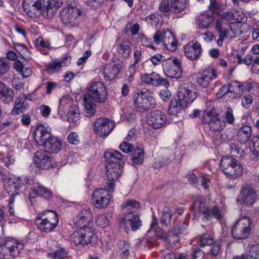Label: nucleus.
I'll return each mask as SVG.
<instances>
[{
	"mask_svg": "<svg viewBox=\"0 0 259 259\" xmlns=\"http://www.w3.org/2000/svg\"><path fill=\"white\" fill-rule=\"evenodd\" d=\"M58 222V213L55 211L45 210L37 216L35 225L41 232L49 233L57 227Z\"/></svg>",
	"mask_w": 259,
	"mask_h": 259,
	"instance_id": "nucleus-1",
	"label": "nucleus"
},
{
	"mask_svg": "<svg viewBox=\"0 0 259 259\" xmlns=\"http://www.w3.org/2000/svg\"><path fill=\"white\" fill-rule=\"evenodd\" d=\"M251 221L249 217L243 216L236 220L232 226L231 234L236 239L247 238L251 232Z\"/></svg>",
	"mask_w": 259,
	"mask_h": 259,
	"instance_id": "nucleus-2",
	"label": "nucleus"
},
{
	"mask_svg": "<svg viewBox=\"0 0 259 259\" xmlns=\"http://www.w3.org/2000/svg\"><path fill=\"white\" fill-rule=\"evenodd\" d=\"M220 167L226 175L234 179L240 177L243 170L241 164L237 160L229 156H224L222 158Z\"/></svg>",
	"mask_w": 259,
	"mask_h": 259,
	"instance_id": "nucleus-3",
	"label": "nucleus"
},
{
	"mask_svg": "<svg viewBox=\"0 0 259 259\" xmlns=\"http://www.w3.org/2000/svg\"><path fill=\"white\" fill-rule=\"evenodd\" d=\"M24 248L23 244L13 238H8L0 246V258L11 259L17 256Z\"/></svg>",
	"mask_w": 259,
	"mask_h": 259,
	"instance_id": "nucleus-4",
	"label": "nucleus"
},
{
	"mask_svg": "<svg viewBox=\"0 0 259 259\" xmlns=\"http://www.w3.org/2000/svg\"><path fill=\"white\" fill-rule=\"evenodd\" d=\"M61 4L57 0H48L44 3L42 7L41 0H39L35 1L32 7L36 10L37 17L41 14L45 18L50 19L53 17Z\"/></svg>",
	"mask_w": 259,
	"mask_h": 259,
	"instance_id": "nucleus-5",
	"label": "nucleus"
},
{
	"mask_svg": "<svg viewBox=\"0 0 259 259\" xmlns=\"http://www.w3.org/2000/svg\"><path fill=\"white\" fill-rule=\"evenodd\" d=\"M192 209L194 214L196 215L197 212L201 213L205 215L202 218L203 221L210 220L212 218H215L218 220H221L223 214L220 210L215 206L208 209L205 203L201 199H197L194 201L192 205Z\"/></svg>",
	"mask_w": 259,
	"mask_h": 259,
	"instance_id": "nucleus-6",
	"label": "nucleus"
},
{
	"mask_svg": "<svg viewBox=\"0 0 259 259\" xmlns=\"http://www.w3.org/2000/svg\"><path fill=\"white\" fill-rule=\"evenodd\" d=\"M134 106L140 112H145L154 107L155 99L147 92H138L133 97Z\"/></svg>",
	"mask_w": 259,
	"mask_h": 259,
	"instance_id": "nucleus-7",
	"label": "nucleus"
},
{
	"mask_svg": "<svg viewBox=\"0 0 259 259\" xmlns=\"http://www.w3.org/2000/svg\"><path fill=\"white\" fill-rule=\"evenodd\" d=\"M71 240L76 245L94 244L97 240V236L89 228L75 231L71 235Z\"/></svg>",
	"mask_w": 259,
	"mask_h": 259,
	"instance_id": "nucleus-8",
	"label": "nucleus"
},
{
	"mask_svg": "<svg viewBox=\"0 0 259 259\" xmlns=\"http://www.w3.org/2000/svg\"><path fill=\"white\" fill-rule=\"evenodd\" d=\"M83 12L76 7H67L61 11V19L63 23L68 27L74 26L78 23V17Z\"/></svg>",
	"mask_w": 259,
	"mask_h": 259,
	"instance_id": "nucleus-9",
	"label": "nucleus"
},
{
	"mask_svg": "<svg viewBox=\"0 0 259 259\" xmlns=\"http://www.w3.org/2000/svg\"><path fill=\"white\" fill-rule=\"evenodd\" d=\"M162 69L164 74L170 78H179L182 75V69L179 61L174 57L162 62Z\"/></svg>",
	"mask_w": 259,
	"mask_h": 259,
	"instance_id": "nucleus-10",
	"label": "nucleus"
},
{
	"mask_svg": "<svg viewBox=\"0 0 259 259\" xmlns=\"http://www.w3.org/2000/svg\"><path fill=\"white\" fill-rule=\"evenodd\" d=\"M93 218L91 208L88 206L84 205L73 218L72 223L76 227L80 229L86 228L92 222Z\"/></svg>",
	"mask_w": 259,
	"mask_h": 259,
	"instance_id": "nucleus-11",
	"label": "nucleus"
},
{
	"mask_svg": "<svg viewBox=\"0 0 259 259\" xmlns=\"http://www.w3.org/2000/svg\"><path fill=\"white\" fill-rule=\"evenodd\" d=\"M91 100L98 103H103L106 101L107 92L105 85L100 81H96L91 84L89 88L88 94Z\"/></svg>",
	"mask_w": 259,
	"mask_h": 259,
	"instance_id": "nucleus-12",
	"label": "nucleus"
},
{
	"mask_svg": "<svg viewBox=\"0 0 259 259\" xmlns=\"http://www.w3.org/2000/svg\"><path fill=\"white\" fill-rule=\"evenodd\" d=\"M115 127V123L106 118H98L94 123L93 131L99 137L108 136Z\"/></svg>",
	"mask_w": 259,
	"mask_h": 259,
	"instance_id": "nucleus-13",
	"label": "nucleus"
},
{
	"mask_svg": "<svg viewBox=\"0 0 259 259\" xmlns=\"http://www.w3.org/2000/svg\"><path fill=\"white\" fill-rule=\"evenodd\" d=\"M178 98L184 105L192 103L197 98L195 88L192 84L181 87L178 92Z\"/></svg>",
	"mask_w": 259,
	"mask_h": 259,
	"instance_id": "nucleus-14",
	"label": "nucleus"
},
{
	"mask_svg": "<svg viewBox=\"0 0 259 259\" xmlns=\"http://www.w3.org/2000/svg\"><path fill=\"white\" fill-rule=\"evenodd\" d=\"M108 187L107 190L101 188L96 189L92 195L94 205L98 208L106 207L109 203V192Z\"/></svg>",
	"mask_w": 259,
	"mask_h": 259,
	"instance_id": "nucleus-15",
	"label": "nucleus"
},
{
	"mask_svg": "<svg viewBox=\"0 0 259 259\" xmlns=\"http://www.w3.org/2000/svg\"><path fill=\"white\" fill-rule=\"evenodd\" d=\"M203 122L207 123L209 129L213 132H220L226 126V122L221 121L218 114H214L212 111L204 114Z\"/></svg>",
	"mask_w": 259,
	"mask_h": 259,
	"instance_id": "nucleus-16",
	"label": "nucleus"
},
{
	"mask_svg": "<svg viewBox=\"0 0 259 259\" xmlns=\"http://www.w3.org/2000/svg\"><path fill=\"white\" fill-rule=\"evenodd\" d=\"M33 161L36 166L40 169H49L53 166L51 156L46 150H40L35 152Z\"/></svg>",
	"mask_w": 259,
	"mask_h": 259,
	"instance_id": "nucleus-17",
	"label": "nucleus"
},
{
	"mask_svg": "<svg viewBox=\"0 0 259 259\" xmlns=\"http://www.w3.org/2000/svg\"><path fill=\"white\" fill-rule=\"evenodd\" d=\"M167 118L165 114L160 110H154L150 112L147 122L153 128L159 129L164 127Z\"/></svg>",
	"mask_w": 259,
	"mask_h": 259,
	"instance_id": "nucleus-18",
	"label": "nucleus"
},
{
	"mask_svg": "<svg viewBox=\"0 0 259 259\" xmlns=\"http://www.w3.org/2000/svg\"><path fill=\"white\" fill-rule=\"evenodd\" d=\"M107 177L108 180L110 182L108 183L107 187L109 190H113L114 189L113 182L117 180L122 172L121 164L114 165V164H107Z\"/></svg>",
	"mask_w": 259,
	"mask_h": 259,
	"instance_id": "nucleus-19",
	"label": "nucleus"
},
{
	"mask_svg": "<svg viewBox=\"0 0 259 259\" xmlns=\"http://www.w3.org/2000/svg\"><path fill=\"white\" fill-rule=\"evenodd\" d=\"M218 76V74L214 68H208L198 73L197 81L203 88H206Z\"/></svg>",
	"mask_w": 259,
	"mask_h": 259,
	"instance_id": "nucleus-20",
	"label": "nucleus"
},
{
	"mask_svg": "<svg viewBox=\"0 0 259 259\" xmlns=\"http://www.w3.org/2000/svg\"><path fill=\"white\" fill-rule=\"evenodd\" d=\"M52 137L51 128L48 126L40 124L35 130L34 138L36 143L40 146H43Z\"/></svg>",
	"mask_w": 259,
	"mask_h": 259,
	"instance_id": "nucleus-21",
	"label": "nucleus"
},
{
	"mask_svg": "<svg viewBox=\"0 0 259 259\" xmlns=\"http://www.w3.org/2000/svg\"><path fill=\"white\" fill-rule=\"evenodd\" d=\"M77 106L74 104L70 97L65 96L62 97L59 102L58 113L59 117L61 119L66 118L67 113H69L74 107Z\"/></svg>",
	"mask_w": 259,
	"mask_h": 259,
	"instance_id": "nucleus-22",
	"label": "nucleus"
},
{
	"mask_svg": "<svg viewBox=\"0 0 259 259\" xmlns=\"http://www.w3.org/2000/svg\"><path fill=\"white\" fill-rule=\"evenodd\" d=\"M121 227L127 232L131 228L133 231H136L142 226V222L137 214H127L120 223Z\"/></svg>",
	"mask_w": 259,
	"mask_h": 259,
	"instance_id": "nucleus-23",
	"label": "nucleus"
},
{
	"mask_svg": "<svg viewBox=\"0 0 259 259\" xmlns=\"http://www.w3.org/2000/svg\"><path fill=\"white\" fill-rule=\"evenodd\" d=\"M141 79L144 83L150 84L154 86L162 85L164 87L167 88L169 85L167 80L160 77L159 74L155 72L143 74L141 76Z\"/></svg>",
	"mask_w": 259,
	"mask_h": 259,
	"instance_id": "nucleus-24",
	"label": "nucleus"
},
{
	"mask_svg": "<svg viewBox=\"0 0 259 259\" xmlns=\"http://www.w3.org/2000/svg\"><path fill=\"white\" fill-rule=\"evenodd\" d=\"M31 189L32 191L29 193L30 200L31 203H32L31 198H34L36 196H40L48 199H51L52 197L51 190L39 182H33Z\"/></svg>",
	"mask_w": 259,
	"mask_h": 259,
	"instance_id": "nucleus-25",
	"label": "nucleus"
},
{
	"mask_svg": "<svg viewBox=\"0 0 259 259\" xmlns=\"http://www.w3.org/2000/svg\"><path fill=\"white\" fill-rule=\"evenodd\" d=\"M186 57L190 60H194L198 58L202 53L200 44L197 41H190L184 48Z\"/></svg>",
	"mask_w": 259,
	"mask_h": 259,
	"instance_id": "nucleus-26",
	"label": "nucleus"
},
{
	"mask_svg": "<svg viewBox=\"0 0 259 259\" xmlns=\"http://www.w3.org/2000/svg\"><path fill=\"white\" fill-rule=\"evenodd\" d=\"M26 179L23 178V180L20 178L17 179H10L7 184L5 185V189L8 193H12V195L18 194V191L22 187L25 186Z\"/></svg>",
	"mask_w": 259,
	"mask_h": 259,
	"instance_id": "nucleus-27",
	"label": "nucleus"
},
{
	"mask_svg": "<svg viewBox=\"0 0 259 259\" xmlns=\"http://www.w3.org/2000/svg\"><path fill=\"white\" fill-rule=\"evenodd\" d=\"M71 57L65 56L61 61H55L50 62L46 66V70L49 73H54L59 71L62 67L67 66L71 63Z\"/></svg>",
	"mask_w": 259,
	"mask_h": 259,
	"instance_id": "nucleus-28",
	"label": "nucleus"
},
{
	"mask_svg": "<svg viewBox=\"0 0 259 259\" xmlns=\"http://www.w3.org/2000/svg\"><path fill=\"white\" fill-rule=\"evenodd\" d=\"M242 199L247 205H252L256 197V195L254 189L249 185H245L241 189Z\"/></svg>",
	"mask_w": 259,
	"mask_h": 259,
	"instance_id": "nucleus-29",
	"label": "nucleus"
},
{
	"mask_svg": "<svg viewBox=\"0 0 259 259\" xmlns=\"http://www.w3.org/2000/svg\"><path fill=\"white\" fill-rule=\"evenodd\" d=\"M48 153H57L62 149V141L53 136L43 146Z\"/></svg>",
	"mask_w": 259,
	"mask_h": 259,
	"instance_id": "nucleus-30",
	"label": "nucleus"
},
{
	"mask_svg": "<svg viewBox=\"0 0 259 259\" xmlns=\"http://www.w3.org/2000/svg\"><path fill=\"white\" fill-rule=\"evenodd\" d=\"M107 164H121L124 156L119 152L112 149L106 151L104 154Z\"/></svg>",
	"mask_w": 259,
	"mask_h": 259,
	"instance_id": "nucleus-31",
	"label": "nucleus"
},
{
	"mask_svg": "<svg viewBox=\"0 0 259 259\" xmlns=\"http://www.w3.org/2000/svg\"><path fill=\"white\" fill-rule=\"evenodd\" d=\"M120 70L119 65H106L103 71L104 79L108 81L114 79L118 75Z\"/></svg>",
	"mask_w": 259,
	"mask_h": 259,
	"instance_id": "nucleus-32",
	"label": "nucleus"
},
{
	"mask_svg": "<svg viewBox=\"0 0 259 259\" xmlns=\"http://www.w3.org/2000/svg\"><path fill=\"white\" fill-rule=\"evenodd\" d=\"M13 97V90L4 83L0 82V100L7 104H9L12 102Z\"/></svg>",
	"mask_w": 259,
	"mask_h": 259,
	"instance_id": "nucleus-33",
	"label": "nucleus"
},
{
	"mask_svg": "<svg viewBox=\"0 0 259 259\" xmlns=\"http://www.w3.org/2000/svg\"><path fill=\"white\" fill-rule=\"evenodd\" d=\"M252 133L251 126L248 125L243 126L239 128L237 132V138L241 143H246L250 138Z\"/></svg>",
	"mask_w": 259,
	"mask_h": 259,
	"instance_id": "nucleus-34",
	"label": "nucleus"
},
{
	"mask_svg": "<svg viewBox=\"0 0 259 259\" xmlns=\"http://www.w3.org/2000/svg\"><path fill=\"white\" fill-rule=\"evenodd\" d=\"M83 100L84 105V112L85 115L88 117L94 116L96 111L95 103L90 99L89 96H84Z\"/></svg>",
	"mask_w": 259,
	"mask_h": 259,
	"instance_id": "nucleus-35",
	"label": "nucleus"
},
{
	"mask_svg": "<svg viewBox=\"0 0 259 259\" xmlns=\"http://www.w3.org/2000/svg\"><path fill=\"white\" fill-rule=\"evenodd\" d=\"M213 17L207 13H203L199 15L196 20V24L200 29H205L209 27L213 21Z\"/></svg>",
	"mask_w": 259,
	"mask_h": 259,
	"instance_id": "nucleus-36",
	"label": "nucleus"
},
{
	"mask_svg": "<svg viewBox=\"0 0 259 259\" xmlns=\"http://www.w3.org/2000/svg\"><path fill=\"white\" fill-rule=\"evenodd\" d=\"M62 119L67 120L70 123L74 125L78 124L80 121V114L78 107H74V108L67 113L66 118Z\"/></svg>",
	"mask_w": 259,
	"mask_h": 259,
	"instance_id": "nucleus-37",
	"label": "nucleus"
},
{
	"mask_svg": "<svg viewBox=\"0 0 259 259\" xmlns=\"http://www.w3.org/2000/svg\"><path fill=\"white\" fill-rule=\"evenodd\" d=\"M14 68L19 72L23 77H28L32 74L31 68L28 65L23 64L20 61H17L14 63Z\"/></svg>",
	"mask_w": 259,
	"mask_h": 259,
	"instance_id": "nucleus-38",
	"label": "nucleus"
},
{
	"mask_svg": "<svg viewBox=\"0 0 259 259\" xmlns=\"http://www.w3.org/2000/svg\"><path fill=\"white\" fill-rule=\"evenodd\" d=\"M229 93L233 94V97H240L243 92V85L237 81H232L229 83Z\"/></svg>",
	"mask_w": 259,
	"mask_h": 259,
	"instance_id": "nucleus-39",
	"label": "nucleus"
},
{
	"mask_svg": "<svg viewBox=\"0 0 259 259\" xmlns=\"http://www.w3.org/2000/svg\"><path fill=\"white\" fill-rule=\"evenodd\" d=\"M123 208H127V213L136 214L137 210L140 207V203L134 200H128L122 204Z\"/></svg>",
	"mask_w": 259,
	"mask_h": 259,
	"instance_id": "nucleus-40",
	"label": "nucleus"
},
{
	"mask_svg": "<svg viewBox=\"0 0 259 259\" xmlns=\"http://www.w3.org/2000/svg\"><path fill=\"white\" fill-rule=\"evenodd\" d=\"M187 106L179 100H175L170 102L168 112L170 115H175L180 112L183 108Z\"/></svg>",
	"mask_w": 259,
	"mask_h": 259,
	"instance_id": "nucleus-41",
	"label": "nucleus"
},
{
	"mask_svg": "<svg viewBox=\"0 0 259 259\" xmlns=\"http://www.w3.org/2000/svg\"><path fill=\"white\" fill-rule=\"evenodd\" d=\"M171 11L175 13H179L185 9L187 6L186 0H171Z\"/></svg>",
	"mask_w": 259,
	"mask_h": 259,
	"instance_id": "nucleus-42",
	"label": "nucleus"
},
{
	"mask_svg": "<svg viewBox=\"0 0 259 259\" xmlns=\"http://www.w3.org/2000/svg\"><path fill=\"white\" fill-rule=\"evenodd\" d=\"M26 99L25 94L22 93L20 94L15 101L14 108L12 110L14 114L18 115L22 112V108L25 101Z\"/></svg>",
	"mask_w": 259,
	"mask_h": 259,
	"instance_id": "nucleus-43",
	"label": "nucleus"
},
{
	"mask_svg": "<svg viewBox=\"0 0 259 259\" xmlns=\"http://www.w3.org/2000/svg\"><path fill=\"white\" fill-rule=\"evenodd\" d=\"M131 48L126 42H121L116 46V51L118 55L123 58H127L131 53Z\"/></svg>",
	"mask_w": 259,
	"mask_h": 259,
	"instance_id": "nucleus-44",
	"label": "nucleus"
},
{
	"mask_svg": "<svg viewBox=\"0 0 259 259\" xmlns=\"http://www.w3.org/2000/svg\"><path fill=\"white\" fill-rule=\"evenodd\" d=\"M246 253L247 259H259V245H249Z\"/></svg>",
	"mask_w": 259,
	"mask_h": 259,
	"instance_id": "nucleus-45",
	"label": "nucleus"
},
{
	"mask_svg": "<svg viewBox=\"0 0 259 259\" xmlns=\"http://www.w3.org/2000/svg\"><path fill=\"white\" fill-rule=\"evenodd\" d=\"M168 40L164 39V45L166 48L170 51H175L177 47V42L171 32H167Z\"/></svg>",
	"mask_w": 259,
	"mask_h": 259,
	"instance_id": "nucleus-46",
	"label": "nucleus"
},
{
	"mask_svg": "<svg viewBox=\"0 0 259 259\" xmlns=\"http://www.w3.org/2000/svg\"><path fill=\"white\" fill-rule=\"evenodd\" d=\"M144 152L141 148L135 149L132 154V160L135 164H141L144 159Z\"/></svg>",
	"mask_w": 259,
	"mask_h": 259,
	"instance_id": "nucleus-47",
	"label": "nucleus"
},
{
	"mask_svg": "<svg viewBox=\"0 0 259 259\" xmlns=\"http://www.w3.org/2000/svg\"><path fill=\"white\" fill-rule=\"evenodd\" d=\"M167 32H171L166 29L161 31H157L153 36V39L156 44H159L161 42L164 44V39L168 40V35L166 34Z\"/></svg>",
	"mask_w": 259,
	"mask_h": 259,
	"instance_id": "nucleus-48",
	"label": "nucleus"
},
{
	"mask_svg": "<svg viewBox=\"0 0 259 259\" xmlns=\"http://www.w3.org/2000/svg\"><path fill=\"white\" fill-rule=\"evenodd\" d=\"M243 51L237 53L236 55V58L238 64H243L246 65H250L252 62V56L251 54L247 55L245 57H242Z\"/></svg>",
	"mask_w": 259,
	"mask_h": 259,
	"instance_id": "nucleus-49",
	"label": "nucleus"
},
{
	"mask_svg": "<svg viewBox=\"0 0 259 259\" xmlns=\"http://www.w3.org/2000/svg\"><path fill=\"white\" fill-rule=\"evenodd\" d=\"M97 225L101 227L104 228L109 225L110 219L105 213L98 214L95 218Z\"/></svg>",
	"mask_w": 259,
	"mask_h": 259,
	"instance_id": "nucleus-50",
	"label": "nucleus"
},
{
	"mask_svg": "<svg viewBox=\"0 0 259 259\" xmlns=\"http://www.w3.org/2000/svg\"><path fill=\"white\" fill-rule=\"evenodd\" d=\"M159 11L162 13L165 16H169L171 13V8L169 7V3L168 0H163L158 7Z\"/></svg>",
	"mask_w": 259,
	"mask_h": 259,
	"instance_id": "nucleus-51",
	"label": "nucleus"
},
{
	"mask_svg": "<svg viewBox=\"0 0 259 259\" xmlns=\"http://www.w3.org/2000/svg\"><path fill=\"white\" fill-rule=\"evenodd\" d=\"M138 67V65L134 63L131 64L128 70L125 73V76L127 81L129 82H132L134 79V76L136 72V70Z\"/></svg>",
	"mask_w": 259,
	"mask_h": 259,
	"instance_id": "nucleus-52",
	"label": "nucleus"
},
{
	"mask_svg": "<svg viewBox=\"0 0 259 259\" xmlns=\"http://www.w3.org/2000/svg\"><path fill=\"white\" fill-rule=\"evenodd\" d=\"M198 242L201 247H204L206 245H211L214 241L209 235L204 234L199 238Z\"/></svg>",
	"mask_w": 259,
	"mask_h": 259,
	"instance_id": "nucleus-53",
	"label": "nucleus"
},
{
	"mask_svg": "<svg viewBox=\"0 0 259 259\" xmlns=\"http://www.w3.org/2000/svg\"><path fill=\"white\" fill-rule=\"evenodd\" d=\"M10 68V61L6 58H0V75L6 74Z\"/></svg>",
	"mask_w": 259,
	"mask_h": 259,
	"instance_id": "nucleus-54",
	"label": "nucleus"
},
{
	"mask_svg": "<svg viewBox=\"0 0 259 259\" xmlns=\"http://www.w3.org/2000/svg\"><path fill=\"white\" fill-rule=\"evenodd\" d=\"M229 28L232 33L233 37L234 35H240L242 33L240 29V23L239 22L229 23Z\"/></svg>",
	"mask_w": 259,
	"mask_h": 259,
	"instance_id": "nucleus-55",
	"label": "nucleus"
},
{
	"mask_svg": "<svg viewBox=\"0 0 259 259\" xmlns=\"http://www.w3.org/2000/svg\"><path fill=\"white\" fill-rule=\"evenodd\" d=\"M23 8L24 12L30 17L35 18L37 17L36 14V10L32 7V4L30 5H23Z\"/></svg>",
	"mask_w": 259,
	"mask_h": 259,
	"instance_id": "nucleus-56",
	"label": "nucleus"
},
{
	"mask_svg": "<svg viewBox=\"0 0 259 259\" xmlns=\"http://www.w3.org/2000/svg\"><path fill=\"white\" fill-rule=\"evenodd\" d=\"M50 255L54 259H61L66 256L67 252L64 248H60L54 252L50 253Z\"/></svg>",
	"mask_w": 259,
	"mask_h": 259,
	"instance_id": "nucleus-57",
	"label": "nucleus"
},
{
	"mask_svg": "<svg viewBox=\"0 0 259 259\" xmlns=\"http://www.w3.org/2000/svg\"><path fill=\"white\" fill-rule=\"evenodd\" d=\"M171 218V212L170 210L165 211L161 218V223L165 226L170 224Z\"/></svg>",
	"mask_w": 259,
	"mask_h": 259,
	"instance_id": "nucleus-58",
	"label": "nucleus"
},
{
	"mask_svg": "<svg viewBox=\"0 0 259 259\" xmlns=\"http://www.w3.org/2000/svg\"><path fill=\"white\" fill-rule=\"evenodd\" d=\"M119 149L124 153H128L134 149L133 145L128 142L123 141L119 146Z\"/></svg>",
	"mask_w": 259,
	"mask_h": 259,
	"instance_id": "nucleus-59",
	"label": "nucleus"
},
{
	"mask_svg": "<svg viewBox=\"0 0 259 259\" xmlns=\"http://www.w3.org/2000/svg\"><path fill=\"white\" fill-rule=\"evenodd\" d=\"M226 122L229 124H232L234 122L235 118L233 113V110L230 107L227 108L225 112Z\"/></svg>",
	"mask_w": 259,
	"mask_h": 259,
	"instance_id": "nucleus-60",
	"label": "nucleus"
},
{
	"mask_svg": "<svg viewBox=\"0 0 259 259\" xmlns=\"http://www.w3.org/2000/svg\"><path fill=\"white\" fill-rule=\"evenodd\" d=\"M68 142L73 145H77L79 143V138L76 132H71L68 136Z\"/></svg>",
	"mask_w": 259,
	"mask_h": 259,
	"instance_id": "nucleus-61",
	"label": "nucleus"
},
{
	"mask_svg": "<svg viewBox=\"0 0 259 259\" xmlns=\"http://www.w3.org/2000/svg\"><path fill=\"white\" fill-rule=\"evenodd\" d=\"M119 248L121 253L127 256L129 254L130 245L124 241H120L119 243Z\"/></svg>",
	"mask_w": 259,
	"mask_h": 259,
	"instance_id": "nucleus-62",
	"label": "nucleus"
},
{
	"mask_svg": "<svg viewBox=\"0 0 259 259\" xmlns=\"http://www.w3.org/2000/svg\"><path fill=\"white\" fill-rule=\"evenodd\" d=\"M36 44L38 47L49 49L50 48V42L48 40L44 39L41 37H39L36 40Z\"/></svg>",
	"mask_w": 259,
	"mask_h": 259,
	"instance_id": "nucleus-63",
	"label": "nucleus"
},
{
	"mask_svg": "<svg viewBox=\"0 0 259 259\" xmlns=\"http://www.w3.org/2000/svg\"><path fill=\"white\" fill-rule=\"evenodd\" d=\"M165 59H166L160 54H155L150 58V61L155 66L160 64L161 62L162 63L163 61Z\"/></svg>",
	"mask_w": 259,
	"mask_h": 259,
	"instance_id": "nucleus-64",
	"label": "nucleus"
}]
</instances>
